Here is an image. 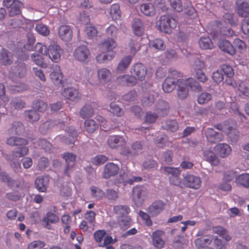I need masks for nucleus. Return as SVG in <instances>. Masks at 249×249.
Wrapping results in <instances>:
<instances>
[{
	"label": "nucleus",
	"mask_w": 249,
	"mask_h": 249,
	"mask_svg": "<svg viewBox=\"0 0 249 249\" xmlns=\"http://www.w3.org/2000/svg\"><path fill=\"white\" fill-rule=\"evenodd\" d=\"M120 168L117 164L113 162H108L105 166L103 173V177L105 178H109L111 177L116 175L119 171Z\"/></svg>",
	"instance_id": "6ab92c4d"
},
{
	"label": "nucleus",
	"mask_w": 249,
	"mask_h": 249,
	"mask_svg": "<svg viewBox=\"0 0 249 249\" xmlns=\"http://www.w3.org/2000/svg\"><path fill=\"white\" fill-rule=\"evenodd\" d=\"M216 128L225 133L232 142H236L238 139L239 132L236 130V125L234 123L231 125L218 124Z\"/></svg>",
	"instance_id": "1a4fd4ad"
},
{
	"label": "nucleus",
	"mask_w": 249,
	"mask_h": 249,
	"mask_svg": "<svg viewBox=\"0 0 249 249\" xmlns=\"http://www.w3.org/2000/svg\"><path fill=\"white\" fill-rule=\"evenodd\" d=\"M91 196L97 198L101 199L104 196V192L101 189L96 186H92L90 188Z\"/></svg>",
	"instance_id": "052dcab7"
},
{
	"label": "nucleus",
	"mask_w": 249,
	"mask_h": 249,
	"mask_svg": "<svg viewBox=\"0 0 249 249\" xmlns=\"http://www.w3.org/2000/svg\"><path fill=\"white\" fill-rule=\"evenodd\" d=\"M107 144L111 149H116L120 146H124L126 144L125 139L119 135H111L107 139Z\"/></svg>",
	"instance_id": "2eb2a0df"
},
{
	"label": "nucleus",
	"mask_w": 249,
	"mask_h": 249,
	"mask_svg": "<svg viewBox=\"0 0 249 249\" xmlns=\"http://www.w3.org/2000/svg\"><path fill=\"white\" fill-rule=\"evenodd\" d=\"M128 49L129 50L130 55L133 57L140 49V46L137 42L131 40L128 43Z\"/></svg>",
	"instance_id": "69168bd1"
},
{
	"label": "nucleus",
	"mask_w": 249,
	"mask_h": 249,
	"mask_svg": "<svg viewBox=\"0 0 249 249\" xmlns=\"http://www.w3.org/2000/svg\"><path fill=\"white\" fill-rule=\"evenodd\" d=\"M179 74L178 71H172V75L168 76L164 80L162 84V89L164 92L169 93L173 90L176 85L178 86L179 79L178 77Z\"/></svg>",
	"instance_id": "6e6552de"
},
{
	"label": "nucleus",
	"mask_w": 249,
	"mask_h": 249,
	"mask_svg": "<svg viewBox=\"0 0 249 249\" xmlns=\"http://www.w3.org/2000/svg\"><path fill=\"white\" fill-rule=\"evenodd\" d=\"M58 217L53 213L49 212L42 218V224L47 229H51L50 224H53L59 221Z\"/></svg>",
	"instance_id": "a878e982"
},
{
	"label": "nucleus",
	"mask_w": 249,
	"mask_h": 249,
	"mask_svg": "<svg viewBox=\"0 0 249 249\" xmlns=\"http://www.w3.org/2000/svg\"><path fill=\"white\" fill-rule=\"evenodd\" d=\"M165 203L161 200L153 202L147 209V212L152 217L157 216L164 209Z\"/></svg>",
	"instance_id": "4468645a"
},
{
	"label": "nucleus",
	"mask_w": 249,
	"mask_h": 249,
	"mask_svg": "<svg viewBox=\"0 0 249 249\" xmlns=\"http://www.w3.org/2000/svg\"><path fill=\"white\" fill-rule=\"evenodd\" d=\"M201 179L199 177L192 174L184 175L183 188L197 190L201 187Z\"/></svg>",
	"instance_id": "0eeeda50"
},
{
	"label": "nucleus",
	"mask_w": 249,
	"mask_h": 249,
	"mask_svg": "<svg viewBox=\"0 0 249 249\" xmlns=\"http://www.w3.org/2000/svg\"><path fill=\"white\" fill-rule=\"evenodd\" d=\"M90 55L89 50L85 45L78 46L73 53L75 59L81 62H88Z\"/></svg>",
	"instance_id": "9b49d317"
},
{
	"label": "nucleus",
	"mask_w": 249,
	"mask_h": 249,
	"mask_svg": "<svg viewBox=\"0 0 249 249\" xmlns=\"http://www.w3.org/2000/svg\"><path fill=\"white\" fill-rule=\"evenodd\" d=\"M233 44L240 53H244L246 50V45L244 42L239 38L234 39Z\"/></svg>",
	"instance_id": "338daca9"
},
{
	"label": "nucleus",
	"mask_w": 249,
	"mask_h": 249,
	"mask_svg": "<svg viewBox=\"0 0 249 249\" xmlns=\"http://www.w3.org/2000/svg\"><path fill=\"white\" fill-rule=\"evenodd\" d=\"M85 33L89 38H92L96 36L97 34V30L95 26L91 25H87L85 28Z\"/></svg>",
	"instance_id": "680f3d73"
},
{
	"label": "nucleus",
	"mask_w": 249,
	"mask_h": 249,
	"mask_svg": "<svg viewBox=\"0 0 249 249\" xmlns=\"http://www.w3.org/2000/svg\"><path fill=\"white\" fill-rule=\"evenodd\" d=\"M183 9L185 10V13L186 15L194 18L196 16V10L193 7L192 3L190 1H186L184 2Z\"/></svg>",
	"instance_id": "3c124183"
},
{
	"label": "nucleus",
	"mask_w": 249,
	"mask_h": 249,
	"mask_svg": "<svg viewBox=\"0 0 249 249\" xmlns=\"http://www.w3.org/2000/svg\"><path fill=\"white\" fill-rule=\"evenodd\" d=\"M219 48L223 52L231 55L235 54L236 51L231 43L227 40H220L218 44Z\"/></svg>",
	"instance_id": "c85d7f7f"
},
{
	"label": "nucleus",
	"mask_w": 249,
	"mask_h": 249,
	"mask_svg": "<svg viewBox=\"0 0 249 249\" xmlns=\"http://www.w3.org/2000/svg\"><path fill=\"white\" fill-rule=\"evenodd\" d=\"M27 42L24 44L23 48L25 51L29 52L33 51L34 47V44L35 42V38L34 36L31 34H28L27 35Z\"/></svg>",
	"instance_id": "8fccbe9b"
},
{
	"label": "nucleus",
	"mask_w": 249,
	"mask_h": 249,
	"mask_svg": "<svg viewBox=\"0 0 249 249\" xmlns=\"http://www.w3.org/2000/svg\"><path fill=\"white\" fill-rule=\"evenodd\" d=\"M97 73L98 81L101 84L105 85L111 80L112 73L107 68H101L98 69Z\"/></svg>",
	"instance_id": "f3484780"
},
{
	"label": "nucleus",
	"mask_w": 249,
	"mask_h": 249,
	"mask_svg": "<svg viewBox=\"0 0 249 249\" xmlns=\"http://www.w3.org/2000/svg\"><path fill=\"white\" fill-rule=\"evenodd\" d=\"M35 29L39 34L43 36H47L50 33V31L48 27L42 23L37 24Z\"/></svg>",
	"instance_id": "13d9d810"
},
{
	"label": "nucleus",
	"mask_w": 249,
	"mask_h": 249,
	"mask_svg": "<svg viewBox=\"0 0 249 249\" xmlns=\"http://www.w3.org/2000/svg\"><path fill=\"white\" fill-rule=\"evenodd\" d=\"M164 231L161 230H156L152 233V244L153 245L158 248L161 249L164 245V241L163 236Z\"/></svg>",
	"instance_id": "aec40b11"
},
{
	"label": "nucleus",
	"mask_w": 249,
	"mask_h": 249,
	"mask_svg": "<svg viewBox=\"0 0 249 249\" xmlns=\"http://www.w3.org/2000/svg\"><path fill=\"white\" fill-rule=\"evenodd\" d=\"M226 22L229 23L231 26H235L238 23V19L236 16L231 13H226L223 16Z\"/></svg>",
	"instance_id": "603ef678"
},
{
	"label": "nucleus",
	"mask_w": 249,
	"mask_h": 249,
	"mask_svg": "<svg viewBox=\"0 0 249 249\" xmlns=\"http://www.w3.org/2000/svg\"><path fill=\"white\" fill-rule=\"evenodd\" d=\"M199 47L202 49H212L213 47V43L209 37H202L199 41Z\"/></svg>",
	"instance_id": "37998d69"
},
{
	"label": "nucleus",
	"mask_w": 249,
	"mask_h": 249,
	"mask_svg": "<svg viewBox=\"0 0 249 249\" xmlns=\"http://www.w3.org/2000/svg\"><path fill=\"white\" fill-rule=\"evenodd\" d=\"M169 180L171 184L183 188L184 175L183 178L180 177V175H177L174 176L169 177Z\"/></svg>",
	"instance_id": "de8ad7c7"
},
{
	"label": "nucleus",
	"mask_w": 249,
	"mask_h": 249,
	"mask_svg": "<svg viewBox=\"0 0 249 249\" xmlns=\"http://www.w3.org/2000/svg\"><path fill=\"white\" fill-rule=\"evenodd\" d=\"M149 46L159 51L164 50L166 48L164 41L160 38H156L150 41Z\"/></svg>",
	"instance_id": "a18cd8bd"
},
{
	"label": "nucleus",
	"mask_w": 249,
	"mask_h": 249,
	"mask_svg": "<svg viewBox=\"0 0 249 249\" xmlns=\"http://www.w3.org/2000/svg\"><path fill=\"white\" fill-rule=\"evenodd\" d=\"M214 150L220 157L224 158L230 154L231 148L228 144L221 143L215 146Z\"/></svg>",
	"instance_id": "b1692460"
},
{
	"label": "nucleus",
	"mask_w": 249,
	"mask_h": 249,
	"mask_svg": "<svg viewBox=\"0 0 249 249\" xmlns=\"http://www.w3.org/2000/svg\"><path fill=\"white\" fill-rule=\"evenodd\" d=\"M188 241L183 237L175 238L173 243V246L177 249H181L187 246Z\"/></svg>",
	"instance_id": "79ce46f5"
},
{
	"label": "nucleus",
	"mask_w": 249,
	"mask_h": 249,
	"mask_svg": "<svg viewBox=\"0 0 249 249\" xmlns=\"http://www.w3.org/2000/svg\"><path fill=\"white\" fill-rule=\"evenodd\" d=\"M157 25L160 32L170 34L172 30L176 27L177 21L171 15L165 14L160 16Z\"/></svg>",
	"instance_id": "7ed1b4c3"
},
{
	"label": "nucleus",
	"mask_w": 249,
	"mask_h": 249,
	"mask_svg": "<svg viewBox=\"0 0 249 249\" xmlns=\"http://www.w3.org/2000/svg\"><path fill=\"white\" fill-rule=\"evenodd\" d=\"M61 49L58 44L53 43L49 45L48 48L47 54L50 59L55 63L60 60Z\"/></svg>",
	"instance_id": "f8f14e48"
},
{
	"label": "nucleus",
	"mask_w": 249,
	"mask_h": 249,
	"mask_svg": "<svg viewBox=\"0 0 249 249\" xmlns=\"http://www.w3.org/2000/svg\"><path fill=\"white\" fill-rule=\"evenodd\" d=\"M140 10L141 12L146 16L152 17L155 14V7L151 3L142 4L140 6Z\"/></svg>",
	"instance_id": "4c0bfd02"
},
{
	"label": "nucleus",
	"mask_w": 249,
	"mask_h": 249,
	"mask_svg": "<svg viewBox=\"0 0 249 249\" xmlns=\"http://www.w3.org/2000/svg\"><path fill=\"white\" fill-rule=\"evenodd\" d=\"M86 130L89 133H92L98 128V124L93 120H87L85 122Z\"/></svg>",
	"instance_id": "c03bdc74"
},
{
	"label": "nucleus",
	"mask_w": 249,
	"mask_h": 249,
	"mask_svg": "<svg viewBox=\"0 0 249 249\" xmlns=\"http://www.w3.org/2000/svg\"><path fill=\"white\" fill-rule=\"evenodd\" d=\"M24 114L30 122H33L37 121L39 119V115L35 110H26Z\"/></svg>",
	"instance_id": "5fc2aeb1"
},
{
	"label": "nucleus",
	"mask_w": 249,
	"mask_h": 249,
	"mask_svg": "<svg viewBox=\"0 0 249 249\" xmlns=\"http://www.w3.org/2000/svg\"><path fill=\"white\" fill-rule=\"evenodd\" d=\"M67 131L69 134V140L66 142H68V143L70 144H73L76 140V138L77 136V133L72 127L69 128L67 130Z\"/></svg>",
	"instance_id": "e2e57ef3"
},
{
	"label": "nucleus",
	"mask_w": 249,
	"mask_h": 249,
	"mask_svg": "<svg viewBox=\"0 0 249 249\" xmlns=\"http://www.w3.org/2000/svg\"><path fill=\"white\" fill-rule=\"evenodd\" d=\"M172 8L177 12H181L183 10L184 3L181 0H168Z\"/></svg>",
	"instance_id": "6e6d98bb"
},
{
	"label": "nucleus",
	"mask_w": 249,
	"mask_h": 249,
	"mask_svg": "<svg viewBox=\"0 0 249 249\" xmlns=\"http://www.w3.org/2000/svg\"><path fill=\"white\" fill-rule=\"evenodd\" d=\"M3 4L8 9L10 17L19 15L23 7V4L18 0H3Z\"/></svg>",
	"instance_id": "39448f33"
},
{
	"label": "nucleus",
	"mask_w": 249,
	"mask_h": 249,
	"mask_svg": "<svg viewBox=\"0 0 249 249\" xmlns=\"http://www.w3.org/2000/svg\"><path fill=\"white\" fill-rule=\"evenodd\" d=\"M23 130V126L20 123H15L12 127L8 130L10 135H19Z\"/></svg>",
	"instance_id": "864d4df0"
},
{
	"label": "nucleus",
	"mask_w": 249,
	"mask_h": 249,
	"mask_svg": "<svg viewBox=\"0 0 249 249\" xmlns=\"http://www.w3.org/2000/svg\"><path fill=\"white\" fill-rule=\"evenodd\" d=\"M98 107V104L96 102L86 104L80 111L81 117L83 119L91 117Z\"/></svg>",
	"instance_id": "a211bd4d"
},
{
	"label": "nucleus",
	"mask_w": 249,
	"mask_h": 249,
	"mask_svg": "<svg viewBox=\"0 0 249 249\" xmlns=\"http://www.w3.org/2000/svg\"><path fill=\"white\" fill-rule=\"evenodd\" d=\"M132 60V56L131 55H126L122 57L119 62L116 69L117 72L123 73L125 71L131 64Z\"/></svg>",
	"instance_id": "393cba45"
},
{
	"label": "nucleus",
	"mask_w": 249,
	"mask_h": 249,
	"mask_svg": "<svg viewBox=\"0 0 249 249\" xmlns=\"http://www.w3.org/2000/svg\"><path fill=\"white\" fill-rule=\"evenodd\" d=\"M118 32V28L114 25H110L106 29V35L109 38L115 39L117 37Z\"/></svg>",
	"instance_id": "bf43d9fd"
},
{
	"label": "nucleus",
	"mask_w": 249,
	"mask_h": 249,
	"mask_svg": "<svg viewBox=\"0 0 249 249\" xmlns=\"http://www.w3.org/2000/svg\"><path fill=\"white\" fill-rule=\"evenodd\" d=\"M53 71L50 74V77L55 84H61L63 79V74L60 68L57 65L53 66Z\"/></svg>",
	"instance_id": "cd10ccee"
},
{
	"label": "nucleus",
	"mask_w": 249,
	"mask_h": 249,
	"mask_svg": "<svg viewBox=\"0 0 249 249\" xmlns=\"http://www.w3.org/2000/svg\"><path fill=\"white\" fill-rule=\"evenodd\" d=\"M103 52L100 53L96 56V60L99 63H106L112 60L115 57V52H111V53Z\"/></svg>",
	"instance_id": "f704fd0d"
},
{
	"label": "nucleus",
	"mask_w": 249,
	"mask_h": 249,
	"mask_svg": "<svg viewBox=\"0 0 249 249\" xmlns=\"http://www.w3.org/2000/svg\"><path fill=\"white\" fill-rule=\"evenodd\" d=\"M110 111L117 116H121L124 114L123 110L115 103H110Z\"/></svg>",
	"instance_id": "0e129e2a"
},
{
	"label": "nucleus",
	"mask_w": 249,
	"mask_h": 249,
	"mask_svg": "<svg viewBox=\"0 0 249 249\" xmlns=\"http://www.w3.org/2000/svg\"><path fill=\"white\" fill-rule=\"evenodd\" d=\"M44 246L43 242L39 240L34 241L29 244L28 249H42Z\"/></svg>",
	"instance_id": "774afa93"
},
{
	"label": "nucleus",
	"mask_w": 249,
	"mask_h": 249,
	"mask_svg": "<svg viewBox=\"0 0 249 249\" xmlns=\"http://www.w3.org/2000/svg\"><path fill=\"white\" fill-rule=\"evenodd\" d=\"M13 61L12 55L6 49H2L0 52V63L4 65H10Z\"/></svg>",
	"instance_id": "e433bc0d"
},
{
	"label": "nucleus",
	"mask_w": 249,
	"mask_h": 249,
	"mask_svg": "<svg viewBox=\"0 0 249 249\" xmlns=\"http://www.w3.org/2000/svg\"><path fill=\"white\" fill-rule=\"evenodd\" d=\"M230 84L233 87H236L241 96L249 97V84L247 83L241 81L237 86L235 81H232Z\"/></svg>",
	"instance_id": "c756f323"
},
{
	"label": "nucleus",
	"mask_w": 249,
	"mask_h": 249,
	"mask_svg": "<svg viewBox=\"0 0 249 249\" xmlns=\"http://www.w3.org/2000/svg\"><path fill=\"white\" fill-rule=\"evenodd\" d=\"M99 48L101 51L106 53L114 52L113 50L117 46V43L113 38H107L99 45Z\"/></svg>",
	"instance_id": "5701e85b"
},
{
	"label": "nucleus",
	"mask_w": 249,
	"mask_h": 249,
	"mask_svg": "<svg viewBox=\"0 0 249 249\" xmlns=\"http://www.w3.org/2000/svg\"><path fill=\"white\" fill-rule=\"evenodd\" d=\"M236 184L245 188H249V174H243L239 175L235 179Z\"/></svg>",
	"instance_id": "ea45409f"
},
{
	"label": "nucleus",
	"mask_w": 249,
	"mask_h": 249,
	"mask_svg": "<svg viewBox=\"0 0 249 249\" xmlns=\"http://www.w3.org/2000/svg\"><path fill=\"white\" fill-rule=\"evenodd\" d=\"M130 72L131 74L136 77L137 80L143 81L147 74L146 67L141 63L134 64L130 70Z\"/></svg>",
	"instance_id": "9d476101"
},
{
	"label": "nucleus",
	"mask_w": 249,
	"mask_h": 249,
	"mask_svg": "<svg viewBox=\"0 0 249 249\" xmlns=\"http://www.w3.org/2000/svg\"><path fill=\"white\" fill-rule=\"evenodd\" d=\"M113 211L117 215V222L121 228L125 229L129 226L132 219L128 215L131 212V209L128 205H115L113 207Z\"/></svg>",
	"instance_id": "f03ea898"
},
{
	"label": "nucleus",
	"mask_w": 249,
	"mask_h": 249,
	"mask_svg": "<svg viewBox=\"0 0 249 249\" xmlns=\"http://www.w3.org/2000/svg\"><path fill=\"white\" fill-rule=\"evenodd\" d=\"M63 158L67 163L65 174L69 176V171H71L74 166L76 156L71 153H65L63 155Z\"/></svg>",
	"instance_id": "bb28decb"
},
{
	"label": "nucleus",
	"mask_w": 249,
	"mask_h": 249,
	"mask_svg": "<svg viewBox=\"0 0 249 249\" xmlns=\"http://www.w3.org/2000/svg\"><path fill=\"white\" fill-rule=\"evenodd\" d=\"M116 81L119 85L127 87L134 86L137 82L136 77L131 74L120 75L117 77Z\"/></svg>",
	"instance_id": "dca6fc26"
},
{
	"label": "nucleus",
	"mask_w": 249,
	"mask_h": 249,
	"mask_svg": "<svg viewBox=\"0 0 249 249\" xmlns=\"http://www.w3.org/2000/svg\"><path fill=\"white\" fill-rule=\"evenodd\" d=\"M6 143L11 146L24 145L28 143L27 141L18 137H10L7 139Z\"/></svg>",
	"instance_id": "58836bf2"
},
{
	"label": "nucleus",
	"mask_w": 249,
	"mask_h": 249,
	"mask_svg": "<svg viewBox=\"0 0 249 249\" xmlns=\"http://www.w3.org/2000/svg\"><path fill=\"white\" fill-rule=\"evenodd\" d=\"M31 60L36 65L42 68H46L48 66L47 64L45 62L42 54L37 53H34L31 54Z\"/></svg>",
	"instance_id": "c9c22d12"
},
{
	"label": "nucleus",
	"mask_w": 249,
	"mask_h": 249,
	"mask_svg": "<svg viewBox=\"0 0 249 249\" xmlns=\"http://www.w3.org/2000/svg\"><path fill=\"white\" fill-rule=\"evenodd\" d=\"M205 135L208 141L212 143L220 142L223 138L221 133L216 132L212 128H208L206 129Z\"/></svg>",
	"instance_id": "4be33fe9"
},
{
	"label": "nucleus",
	"mask_w": 249,
	"mask_h": 249,
	"mask_svg": "<svg viewBox=\"0 0 249 249\" xmlns=\"http://www.w3.org/2000/svg\"><path fill=\"white\" fill-rule=\"evenodd\" d=\"M12 73L19 77H23L26 74V65L24 63L16 65L12 69Z\"/></svg>",
	"instance_id": "a19ab883"
},
{
	"label": "nucleus",
	"mask_w": 249,
	"mask_h": 249,
	"mask_svg": "<svg viewBox=\"0 0 249 249\" xmlns=\"http://www.w3.org/2000/svg\"><path fill=\"white\" fill-rule=\"evenodd\" d=\"M162 126L164 129L172 132L176 131L178 129V125L177 122L173 120L165 121L162 123Z\"/></svg>",
	"instance_id": "49530a36"
},
{
	"label": "nucleus",
	"mask_w": 249,
	"mask_h": 249,
	"mask_svg": "<svg viewBox=\"0 0 249 249\" xmlns=\"http://www.w3.org/2000/svg\"><path fill=\"white\" fill-rule=\"evenodd\" d=\"M203 158L204 160L213 165H217L219 163L218 158L215 155V153L211 150H206L203 153Z\"/></svg>",
	"instance_id": "72a5a7b5"
},
{
	"label": "nucleus",
	"mask_w": 249,
	"mask_h": 249,
	"mask_svg": "<svg viewBox=\"0 0 249 249\" xmlns=\"http://www.w3.org/2000/svg\"><path fill=\"white\" fill-rule=\"evenodd\" d=\"M149 197V192L143 186H136L132 191L131 198L137 207L141 206Z\"/></svg>",
	"instance_id": "20e7f679"
},
{
	"label": "nucleus",
	"mask_w": 249,
	"mask_h": 249,
	"mask_svg": "<svg viewBox=\"0 0 249 249\" xmlns=\"http://www.w3.org/2000/svg\"><path fill=\"white\" fill-rule=\"evenodd\" d=\"M58 35L61 39L65 41H69L72 37V30L71 26L63 25L59 27Z\"/></svg>",
	"instance_id": "412c9836"
},
{
	"label": "nucleus",
	"mask_w": 249,
	"mask_h": 249,
	"mask_svg": "<svg viewBox=\"0 0 249 249\" xmlns=\"http://www.w3.org/2000/svg\"><path fill=\"white\" fill-rule=\"evenodd\" d=\"M132 28L134 34L137 36H141L144 33L143 24L139 18H136L133 19L132 23Z\"/></svg>",
	"instance_id": "2f4dec72"
},
{
	"label": "nucleus",
	"mask_w": 249,
	"mask_h": 249,
	"mask_svg": "<svg viewBox=\"0 0 249 249\" xmlns=\"http://www.w3.org/2000/svg\"><path fill=\"white\" fill-rule=\"evenodd\" d=\"M236 7L239 16L241 17L249 16V0H237Z\"/></svg>",
	"instance_id": "ddd939ff"
},
{
	"label": "nucleus",
	"mask_w": 249,
	"mask_h": 249,
	"mask_svg": "<svg viewBox=\"0 0 249 249\" xmlns=\"http://www.w3.org/2000/svg\"><path fill=\"white\" fill-rule=\"evenodd\" d=\"M62 94L65 98L71 101H75L80 97L79 91L77 89L71 88L64 89Z\"/></svg>",
	"instance_id": "7c9ffc66"
},
{
	"label": "nucleus",
	"mask_w": 249,
	"mask_h": 249,
	"mask_svg": "<svg viewBox=\"0 0 249 249\" xmlns=\"http://www.w3.org/2000/svg\"><path fill=\"white\" fill-rule=\"evenodd\" d=\"M162 170L167 175H170V177L174 176L177 175H180V171L178 168L171 167L163 166L161 167Z\"/></svg>",
	"instance_id": "4d7b16f0"
},
{
	"label": "nucleus",
	"mask_w": 249,
	"mask_h": 249,
	"mask_svg": "<svg viewBox=\"0 0 249 249\" xmlns=\"http://www.w3.org/2000/svg\"><path fill=\"white\" fill-rule=\"evenodd\" d=\"M204 230H199L196 233V236L200 237L194 241V244L197 249H203L209 245L213 241V235H204Z\"/></svg>",
	"instance_id": "423d86ee"
},
{
	"label": "nucleus",
	"mask_w": 249,
	"mask_h": 249,
	"mask_svg": "<svg viewBox=\"0 0 249 249\" xmlns=\"http://www.w3.org/2000/svg\"><path fill=\"white\" fill-rule=\"evenodd\" d=\"M109 14L112 19H119L121 17V11L119 5L117 3L111 5L110 8Z\"/></svg>",
	"instance_id": "09e8293b"
},
{
	"label": "nucleus",
	"mask_w": 249,
	"mask_h": 249,
	"mask_svg": "<svg viewBox=\"0 0 249 249\" xmlns=\"http://www.w3.org/2000/svg\"><path fill=\"white\" fill-rule=\"evenodd\" d=\"M49 181L47 177L37 178L35 181L36 187L39 192H45L47 190Z\"/></svg>",
	"instance_id": "473e14b6"
},
{
	"label": "nucleus",
	"mask_w": 249,
	"mask_h": 249,
	"mask_svg": "<svg viewBox=\"0 0 249 249\" xmlns=\"http://www.w3.org/2000/svg\"><path fill=\"white\" fill-rule=\"evenodd\" d=\"M177 87V95L181 100L187 98L189 88L193 90H199L200 89L195 79L192 77L179 79Z\"/></svg>",
	"instance_id": "f257e3e1"
}]
</instances>
